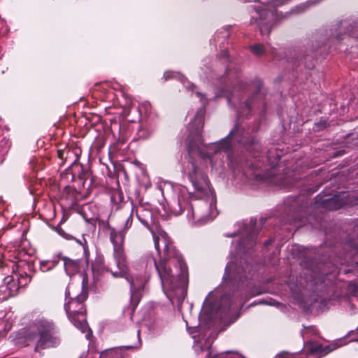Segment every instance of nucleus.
I'll return each instance as SVG.
<instances>
[{
	"label": "nucleus",
	"instance_id": "f257e3e1",
	"mask_svg": "<svg viewBox=\"0 0 358 358\" xmlns=\"http://www.w3.org/2000/svg\"><path fill=\"white\" fill-rule=\"evenodd\" d=\"M196 95L201 99L203 106L196 111L194 120L189 124V127L195 128V131L189 136V157L182 166L183 173L187 176L194 189L192 196L195 197L196 201L194 203H189L184 196L178 195L177 200L171 204L170 209L175 215L186 212L189 221L203 224L215 219L218 212L215 195L210 188L208 178L193 155L198 153L201 158L208 159L212 162L214 155L224 152L227 154L229 164L235 168L238 162L234 161L233 152L237 145L252 153L255 158H257L255 153L260 151L261 145L254 135L258 130L257 126L251 130H245L239 124H236L229 134L220 141L203 145L201 132L203 127L205 105L207 102L203 94L196 92Z\"/></svg>",
	"mask_w": 358,
	"mask_h": 358
},
{
	"label": "nucleus",
	"instance_id": "f03ea898",
	"mask_svg": "<svg viewBox=\"0 0 358 358\" xmlns=\"http://www.w3.org/2000/svg\"><path fill=\"white\" fill-rule=\"evenodd\" d=\"M243 224L241 232V237L236 245L237 255H246L251 250L257 243V231L253 227ZM252 266L242 257L239 262H229L225 267L223 276V285L226 291L220 301L217 313L220 317H224L232 310L241 309L248 300V289L252 285Z\"/></svg>",
	"mask_w": 358,
	"mask_h": 358
},
{
	"label": "nucleus",
	"instance_id": "7ed1b4c3",
	"mask_svg": "<svg viewBox=\"0 0 358 358\" xmlns=\"http://www.w3.org/2000/svg\"><path fill=\"white\" fill-rule=\"evenodd\" d=\"M155 248L160 257L157 262L151 255L143 257L147 270L155 268L160 278L162 287L171 300L182 302L186 295L188 285L187 266L164 231L152 234Z\"/></svg>",
	"mask_w": 358,
	"mask_h": 358
},
{
	"label": "nucleus",
	"instance_id": "20e7f679",
	"mask_svg": "<svg viewBox=\"0 0 358 358\" xmlns=\"http://www.w3.org/2000/svg\"><path fill=\"white\" fill-rule=\"evenodd\" d=\"M336 268L337 267L334 265L331 271L326 272L324 265L321 264L306 268L303 273L306 285L300 282V287L315 292L318 297L315 299V301L320 300L321 302H324L335 299L341 295L337 291Z\"/></svg>",
	"mask_w": 358,
	"mask_h": 358
},
{
	"label": "nucleus",
	"instance_id": "39448f33",
	"mask_svg": "<svg viewBox=\"0 0 358 358\" xmlns=\"http://www.w3.org/2000/svg\"><path fill=\"white\" fill-rule=\"evenodd\" d=\"M61 343L59 330L54 322L45 317L34 320L24 331V347H33L35 352L57 348Z\"/></svg>",
	"mask_w": 358,
	"mask_h": 358
},
{
	"label": "nucleus",
	"instance_id": "423d86ee",
	"mask_svg": "<svg viewBox=\"0 0 358 358\" xmlns=\"http://www.w3.org/2000/svg\"><path fill=\"white\" fill-rule=\"evenodd\" d=\"M73 286L69 285L65 291L66 301L64 309L70 321L73 325L80 329L82 332L88 331L86 338H90L91 332L87 322L85 313L86 309L84 306V301L87 299V291H82L80 294L73 291Z\"/></svg>",
	"mask_w": 358,
	"mask_h": 358
},
{
	"label": "nucleus",
	"instance_id": "0eeeda50",
	"mask_svg": "<svg viewBox=\"0 0 358 358\" xmlns=\"http://www.w3.org/2000/svg\"><path fill=\"white\" fill-rule=\"evenodd\" d=\"M248 2L259 1L262 6H253L251 14L250 24H257L262 35L268 34L274 24L276 8L281 6L280 2L275 0H245Z\"/></svg>",
	"mask_w": 358,
	"mask_h": 358
},
{
	"label": "nucleus",
	"instance_id": "6e6552de",
	"mask_svg": "<svg viewBox=\"0 0 358 358\" xmlns=\"http://www.w3.org/2000/svg\"><path fill=\"white\" fill-rule=\"evenodd\" d=\"M252 85L255 88L252 96L244 103H240L238 106H236L235 104L236 101L240 99L238 93L241 91L244 92L246 90V84L245 83L242 81L240 82L238 86L236 87H234L232 90L225 88H222L221 90L222 94L220 96H226L228 103L236 108L238 119L244 116L248 117L252 109V103L254 101H257L258 99L262 98L259 94L262 85V81L259 79H255L252 81Z\"/></svg>",
	"mask_w": 358,
	"mask_h": 358
},
{
	"label": "nucleus",
	"instance_id": "1a4fd4ad",
	"mask_svg": "<svg viewBox=\"0 0 358 358\" xmlns=\"http://www.w3.org/2000/svg\"><path fill=\"white\" fill-rule=\"evenodd\" d=\"M125 235L124 231H117L115 228H110V241L113 245V257L118 268V272L113 273V278H123L131 282L132 275L129 272L123 248Z\"/></svg>",
	"mask_w": 358,
	"mask_h": 358
},
{
	"label": "nucleus",
	"instance_id": "9d476101",
	"mask_svg": "<svg viewBox=\"0 0 358 358\" xmlns=\"http://www.w3.org/2000/svg\"><path fill=\"white\" fill-rule=\"evenodd\" d=\"M315 204L328 210H335L344 206L358 205V194L349 191L333 196L322 192L315 198Z\"/></svg>",
	"mask_w": 358,
	"mask_h": 358
},
{
	"label": "nucleus",
	"instance_id": "9b49d317",
	"mask_svg": "<svg viewBox=\"0 0 358 358\" xmlns=\"http://www.w3.org/2000/svg\"><path fill=\"white\" fill-rule=\"evenodd\" d=\"M13 274L4 278V283L0 285V301L8 299L10 296H15L18 294L21 287L20 279L22 273H20V266L17 264L12 266Z\"/></svg>",
	"mask_w": 358,
	"mask_h": 358
},
{
	"label": "nucleus",
	"instance_id": "f8f14e48",
	"mask_svg": "<svg viewBox=\"0 0 358 358\" xmlns=\"http://www.w3.org/2000/svg\"><path fill=\"white\" fill-rule=\"evenodd\" d=\"M299 199H296L290 203V206L288 210L289 215L287 219V221L289 224H294L297 227L305 224L306 222L310 223L311 219V215H309L307 217H305L306 215V212L305 211L306 206H299Z\"/></svg>",
	"mask_w": 358,
	"mask_h": 358
},
{
	"label": "nucleus",
	"instance_id": "ddd939ff",
	"mask_svg": "<svg viewBox=\"0 0 358 358\" xmlns=\"http://www.w3.org/2000/svg\"><path fill=\"white\" fill-rule=\"evenodd\" d=\"M195 350L200 353L204 354L203 357L205 358H243L238 355L232 354L231 352H225L220 354H216L212 355V350L209 345L202 346L200 344L195 345Z\"/></svg>",
	"mask_w": 358,
	"mask_h": 358
},
{
	"label": "nucleus",
	"instance_id": "4468645a",
	"mask_svg": "<svg viewBox=\"0 0 358 358\" xmlns=\"http://www.w3.org/2000/svg\"><path fill=\"white\" fill-rule=\"evenodd\" d=\"M346 248H350V251L346 252V257H351L354 253L358 252V221L356 222L353 228L352 233L350 235L347 242L345 243Z\"/></svg>",
	"mask_w": 358,
	"mask_h": 358
},
{
	"label": "nucleus",
	"instance_id": "2eb2a0df",
	"mask_svg": "<svg viewBox=\"0 0 358 358\" xmlns=\"http://www.w3.org/2000/svg\"><path fill=\"white\" fill-rule=\"evenodd\" d=\"M117 269H118V268H117ZM92 270L94 277L96 278H98L100 275L103 274L105 272L110 273L113 277L114 273L118 272V270L113 271L108 266H105L103 264V261L101 259H96L95 261V262L92 264Z\"/></svg>",
	"mask_w": 358,
	"mask_h": 358
},
{
	"label": "nucleus",
	"instance_id": "dca6fc26",
	"mask_svg": "<svg viewBox=\"0 0 358 358\" xmlns=\"http://www.w3.org/2000/svg\"><path fill=\"white\" fill-rule=\"evenodd\" d=\"M138 220L145 227H148L150 221L152 220V212L143 206L141 205L134 209Z\"/></svg>",
	"mask_w": 358,
	"mask_h": 358
},
{
	"label": "nucleus",
	"instance_id": "f3484780",
	"mask_svg": "<svg viewBox=\"0 0 358 358\" xmlns=\"http://www.w3.org/2000/svg\"><path fill=\"white\" fill-rule=\"evenodd\" d=\"M64 261V266L66 274L69 276L75 274L79 270V262L66 257H61Z\"/></svg>",
	"mask_w": 358,
	"mask_h": 358
},
{
	"label": "nucleus",
	"instance_id": "a211bd4d",
	"mask_svg": "<svg viewBox=\"0 0 358 358\" xmlns=\"http://www.w3.org/2000/svg\"><path fill=\"white\" fill-rule=\"evenodd\" d=\"M222 82L225 85L226 88L230 86H234L238 80V76L236 72L231 71L229 66L226 69L224 76H221Z\"/></svg>",
	"mask_w": 358,
	"mask_h": 358
},
{
	"label": "nucleus",
	"instance_id": "6ab92c4d",
	"mask_svg": "<svg viewBox=\"0 0 358 358\" xmlns=\"http://www.w3.org/2000/svg\"><path fill=\"white\" fill-rule=\"evenodd\" d=\"M61 259V255L58 254L52 257L50 259L43 260L40 262V270L42 272H48L54 268L59 263Z\"/></svg>",
	"mask_w": 358,
	"mask_h": 358
},
{
	"label": "nucleus",
	"instance_id": "aec40b11",
	"mask_svg": "<svg viewBox=\"0 0 358 358\" xmlns=\"http://www.w3.org/2000/svg\"><path fill=\"white\" fill-rule=\"evenodd\" d=\"M75 160L74 162H71V166H73V172L75 174L78 172V176L80 180H87V177L90 176V173L87 169H85L83 166L79 163H77Z\"/></svg>",
	"mask_w": 358,
	"mask_h": 358
},
{
	"label": "nucleus",
	"instance_id": "412c9836",
	"mask_svg": "<svg viewBox=\"0 0 358 358\" xmlns=\"http://www.w3.org/2000/svg\"><path fill=\"white\" fill-rule=\"evenodd\" d=\"M282 156V151L276 149H271L268 150L266 158L270 164L274 166L277 164Z\"/></svg>",
	"mask_w": 358,
	"mask_h": 358
},
{
	"label": "nucleus",
	"instance_id": "4be33fe9",
	"mask_svg": "<svg viewBox=\"0 0 358 358\" xmlns=\"http://www.w3.org/2000/svg\"><path fill=\"white\" fill-rule=\"evenodd\" d=\"M127 281L130 284L131 286V301L134 308H135L141 300V294L139 292L135 290L133 276L131 282H129V280Z\"/></svg>",
	"mask_w": 358,
	"mask_h": 358
},
{
	"label": "nucleus",
	"instance_id": "5701e85b",
	"mask_svg": "<svg viewBox=\"0 0 358 358\" xmlns=\"http://www.w3.org/2000/svg\"><path fill=\"white\" fill-rule=\"evenodd\" d=\"M56 231L64 238L66 240H76V241L79 243L80 245L85 246V245L87 243V241L85 239L83 238V241L80 240H77L76 238H74L72 235L69 234L64 231L63 229L60 227V225H58L56 228Z\"/></svg>",
	"mask_w": 358,
	"mask_h": 358
},
{
	"label": "nucleus",
	"instance_id": "b1692460",
	"mask_svg": "<svg viewBox=\"0 0 358 358\" xmlns=\"http://www.w3.org/2000/svg\"><path fill=\"white\" fill-rule=\"evenodd\" d=\"M74 155L73 151L69 148L57 150V157L62 160V164L67 161L68 159L72 158Z\"/></svg>",
	"mask_w": 358,
	"mask_h": 358
},
{
	"label": "nucleus",
	"instance_id": "393cba45",
	"mask_svg": "<svg viewBox=\"0 0 358 358\" xmlns=\"http://www.w3.org/2000/svg\"><path fill=\"white\" fill-rule=\"evenodd\" d=\"M121 350H108L102 352L100 355L101 358H122Z\"/></svg>",
	"mask_w": 358,
	"mask_h": 358
},
{
	"label": "nucleus",
	"instance_id": "a878e982",
	"mask_svg": "<svg viewBox=\"0 0 358 358\" xmlns=\"http://www.w3.org/2000/svg\"><path fill=\"white\" fill-rule=\"evenodd\" d=\"M316 3L317 2L315 0L308 1L306 3H301L298 6H296L294 9H292V12H293L294 13H300L301 12L305 11L309 7L310 5H311L313 3Z\"/></svg>",
	"mask_w": 358,
	"mask_h": 358
},
{
	"label": "nucleus",
	"instance_id": "bb28decb",
	"mask_svg": "<svg viewBox=\"0 0 358 358\" xmlns=\"http://www.w3.org/2000/svg\"><path fill=\"white\" fill-rule=\"evenodd\" d=\"M250 48L252 52L257 56L263 55L266 52L265 47L262 43L254 44Z\"/></svg>",
	"mask_w": 358,
	"mask_h": 358
},
{
	"label": "nucleus",
	"instance_id": "cd10ccee",
	"mask_svg": "<svg viewBox=\"0 0 358 358\" xmlns=\"http://www.w3.org/2000/svg\"><path fill=\"white\" fill-rule=\"evenodd\" d=\"M164 78L165 80H167L171 78H176L180 81H182L184 79V76L179 73L173 72V71H166L164 73Z\"/></svg>",
	"mask_w": 358,
	"mask_h": 358
},
{
	"label": "nucleus",
	"instance_id": "c85d7f7f",
	"mask_svg": "<svg viewBox=\"0 0 358 358\" xmlns=\"http://www.w3.org/2000/svg\"><path fill=\"white\" fill-rule=\"evenodd\" d=\"M301 60V59H299V54L295 50H290L289 51V55L287 56V61L288 62L291 63H299V61Z\"/></svg>",
	"mask_w": 358,
	"mask_h": 358
},
{
	"label": "nucleus",
	"instance_id": "c756f323",
	"mask_svg": "<svg viewBox=\"0 0 358 358\" xmlns=\"http://www.w3.org/2000/svg\"><path fill=\"white\" fill-rule=\"evenodd\" d=\"M134 212V207L132 208L131 213L130 215L127 217L125 221L124 227L121 229V231H124V234H126L127 230L131 227L133 222V213Z\"/></svg>",
	"mask_w": 358,
	"mask_h": 358
},
{
	"label": "nucleus",
	"instance_id": "7c9ffc66",
	"mask_svg": "<svg viewBox=\"0 0 358 358\" xmlns=\"http://www.w3.org/2000/svg\"><path fill=\"white\" fill-rule=\"evenodd\" d=\"M4 321L0 320V335L2 334V331H8L10 330V327L8 324L3 325Z\"/></svg>",
	"mask_w": 358,
	"mask_h": 358
},
{
	"label": "nucleus",
	"instance_id": "2f4dec72",
	"mask_svg": "<svg viewBox=\"0 0 358 358\" xmlns=\"http://www.w3.org/2000/svg\"><path fill=\"white\" fill-rule=\"evenodd\" d=\"M27 242V241L24 238V241H23V243H24V253H26L28 255H32L34 252H35V250L34 249H29L27 250H26L25 249V246H26V243Z\"/></svg>",
	"mask_w": 358,
	"mask_h": 358
},
{
	"label": "nucleus",
	"instance_id": "473e14b6",
	"mask_svg": "<svg viewBox=\"0 0 358 358\" xmlns=\"http://www.w3.org/2000/svg\"><path fill=\"white\" fill-rule=\"evenodd\" d=\"M9 147H10V145H7L4 148H3V150L0 152L1 162H3V157L8 152Z\"/></svg>",
	"mask_w": 358,
	"mask_h": 358
},
{
	"label": "nucleus",
	"instance_id": "72a5a7b5",
	"mask_svg": "<svg viewBox=\"0 0 358 358\" xmlns=\"http://www.w3.org/2000/svg\"><path fill=\"white\" fill-rule=\"evenodd\" d=\"M221 55H222V59L224 61V62H227L229 59L228 51L226 50H224L222 52Z\"/></svg>",
	"mask_w": 358,
	"mask_h": 358
},
{
	"label": "nucleus",
	"instance_id": "f704fd0d",
	"mask_svg": "<svg viewBox=\"0 0 358 358\" xmlns=\"http://www.w3.org/2000/svg\"><path fill=\"white\" fill-rule=\"evenodd\" d=\"M223 29L224 31V33L223 34L222 37L224 38L225 39H227L229 37V27H226Z\"/></svg>",
	"mask_w": 358,
	"mask_h": 358
},
{
	"label": "nucleus",
	"instance_id": "c9c22d12",
	"mask_svg": "<svg viewBox=\"0 0 358 358\" xmlns=\"http://www.w3.org/2000/svg\"><path fill=\"white\" fill-rule=\"evenodd\" d=\"M26 264L27 266V269L29 271H34V267L33 264L31 262L26 261Z\"/></svg>",
	"mask_w": 358,
	"mask_h": 358
},
{
	"label": "nucleus",
	"instance_id": "e433bc0d",
	"mask_svg": "<svg viewBox=\"0 0 358 358\" xmlns=\"http://www.w3.org/2000/svg\"><path fill=\"white\" fill-rule=\"evenodd\" d=\"M27 278H28V282H29L31 280V276L24 272V282Z\"/></svg>",
	"mask_w": 358,
	"mask_h": 358
},
{
	"label": "nucleus",
	"instance_id": "4c0bfd02",
	"mask_svg": "<svg viewBox=\"0 0 358 358\" xmlns=\"http://www.w3.org/2000/svg\"><path fill=\"white\" fill-rule=\"evenodd\" d=\"M289 0H275L276 2H280V4H285L287 3Z\"/></svg>",
	"mask_w": 358,
	"mask_h": 358
},
{
	"label": "nucleus",
	"instance_id": "58836bf2",
	"mask_svg": "<svg viewBox=\"0 0 358 358\" xmlns=\"http://www.w3.org/2000/svg\"><path fill=\"white\" fill-rule=\"evenodd\" d=\"M289 184H291V182H288V181H287H287H281V182H280V185H289Z\"/></svg>",
	"mask_w": 358,
	"mask_h": 358
},
{
	"label": "nucleus",
	"instance_id": "ea45409f",
	"mask_svg": "<svg viewBox=\"0 0 358 358\" xmlns=\"http://www.w3.org/2000/svg\"><path fill=\"white\" fill-rule=\"evenodd\" d=\"M271 243V240H268L264 243L265 246L269 245Z\"/></svg>",
	"mask_w": 358,
	"mask_h": 358
},
{
	"label": "nucleus",
	"instance_id": "a19ab883",
	"mask_svg": "<svg viewBox=\"0 0 358 358\" xmlns=\"http://www.w3.org/2000/svg\"><path fill=\"white\" fill-rule=\"evenodd\" d=\"M20 339V337L17 338V339L15 341V343H20V342L18 341V340Z\"/></svg>",
	"mask_w": 358,
	"mask_h": 358
},
{
	"label": "nucleus",
	"instance_id": "79ce46f5",
	"mask_svg": "<svg viewBox=\"0 0 358 358\" xmlns=\"http://www.w3.org/2000/svg\"><path fill=\"white\" fill-rule=\"evenodd\" d=\"M221 33H222V31L216 33L215 37H219V34Z\"/></svg>",
	"mask_w": 358,
	"mask_h": 358
},
{
	"label": "nucleus",
	"instance_id": "37998d69",
	"mask_svg": "<svg viewBox=\"0 0 358 358\" xmlns=\"http://www.w3.org/2000/svg\"><path fill=\"white\" fill-rule=\"evenodd\" d=\"M124 348H132V347H131V346L128 345V346H125Z\"/></svg>",
	"mask_w": 358,
	"mask_h": 358
},
{
	"label": "nucleus",
	"instance_id": "c03bdc74",
	"mask_svg": "<svg viewBox=\"0 0 358 358\" xmlns=\"http://www.w3.org/2000/svg\"><path fill=\"white\" fill-rule=\"evenodd\" d=\"M206 303H207V299H206V300L204 301L203 304H206Z\"/></svg>",
	"mask_w": 358,
	"mask_h": 358
},
{
	"label": "nucleus",
	"instance_id": "a18cd8bd",
	"mask_svg": "<svg viewBox=\"0 0 358 358\" xmlns=\"http://www.w3.org/2000/svg\"><path fill=\"white\" fill-rule=\"evenodd\" d=\"M186 325H187V327L188 328L189 326H188V322H186Z\"/></svg>",
	"mask_w": 358,
	"mask_h": 358
},
{
	"label": "nucleus",
	"instance_id": "49530a36",
	"mask_svg": "<svg viewBox=\"0 0 358 358\" xmlns=\"http://www.w3.org/2000/svg\"><path fill=\"white\" fill-rule=\"evenodd\" d=\"M357 301H358V296H357Z\"/></svg>",
	"mask_w": 358,
	"mask_h": 358
}]
</instances>
